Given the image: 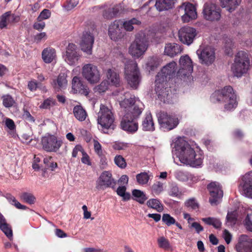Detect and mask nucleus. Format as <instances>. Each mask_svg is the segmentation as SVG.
Wrapping results in <instances>:
<instances>
[{
	"instance_id": "f257e3e1",
	"label": "nucleus",
	"mask_w": 252,
	"mask_h": 252,
	"mask_svg": "<svg viewBox=\"0 0 252 252\" xmlns=\"http://www.w3.org/2000/svg\"><path fill=\"white\" fill-rule=\"evenodd\" d=\"M174 148L180 161L186 165L196 167L202 163L203 156L195 151L184 138L179 137L174 143Z\"/></svg>"
},
{
	"instance_id": "f03ea898",
	"label": "nucleus",
	"mask_w": 252,
	"mask_h": 252,
	"mask_svg": "<svg viewBox=\"0 0 252 252\" xmlns=\"http://www.w3.org/2000/svg\"><path fill=\"white\" fill-rule=\"evenodd\" d=\"M211 99L214 103H224V109L227 111L232 110L237 106L236 95L233 88L230 86L215 91L212 94Z\"/></svg>"
},
{
	"instance_id": "7ed1b4c3",
	"label": "nucleus",
	"mask_w": 252,
	"mask_h": 252,
	"mask_svg": "<svg viewBox=\"0 0 252 252\" xmlns=\"http://www.w3.org/2000/svg\"><path fill=\"white\" fill-rule=\"evenodd\" d=\"M250 66V60L248 54L240 51L235 55L231 69L235 76L240 77L248 72Z\"/></svg>"
},
{
	"instance_id": "20e7f679",
	"label": "nucleus",
	"mask_w": 252,
	"mask_h": 252,
	"mask_svg": "<svg viewBox=\"0 0 252 252\" xmlns=\"http://www.w3.org/2000/svg\"><path fill=\"white\" fill-rule=\"evenodd\" d=\"M125 69V78L127 84L132 89H137L141 80L137 63L134 61H129L126 64Z\"/></svg>"
},
{
	"instance_id": "39448f33",
	"label": "nucleus",
	"mask_w": 252,
	"mask_h": 252,
	"mask_svg": "<svg viewBox=\"0 0 252 252\" xmlns=\"http://www.w3.org/2000/svg\"><path fill=\"white\" fill-rule=\"evenodd\" d=\"M148 46V38L143 32H139L135 40L128 49L129 53L133 57L138 58L144 54Z\"/></svg>"
},
{
	"instance_id": "423d86ee",
	"label": "nucleus",
	"mask_w": 252,
	"mask_h": 252,
	"mask_svg": "<svg viewBox=\"0 0 252 252\" xmlns=\"http://www.w3.org/2000/svg\"><path fill=\"white\" fill-rule=\"evenodd\" d=\"M120 104L121 107L124 108L125 114L130 113V118L137 119L143 110L142 103L136 100L134 97L125 98Z\"/></svg>"
},
{
	"instance_id": "0eeeda50",
	"label": "nucleus",
	"mask_w": 252,
	"mask_h": 252,
	"mask_svg": "<svg viewBox=\"0 0 252 252\" xmlns=\"http://www.w3.org/2000/svg\"><path fill=\"white\" fill-rule=\"evenodd\" d=\"M114 121L111 107L105 104H101L97 114V123L104 129H108L112 126Z\"/></svg>"
},
{
	"instance_id": "6e6552de",
	"label": "nucleus",
	"mask_w": 252,
	"mask_h": 252,
	"mask_svg": "<svg viewBox=\"0 0 252 252\" xmlns=\"http://www.w3.org/2000/svg\"><path fill=\"white\" fill-rule=\"evenodd\" d=\"M221 9L216 3L207 2L204 3L202 14L206 21L214 22L220 20L221 17Z\"/></svg>"
},
{
	"instance_id": "1a4fd4ad",
	"label": "nucleus",
	"mask_w": 252,
	"mask_h": 252,
	"mask_svg": "<svg viewBox=\"0 0 252 252\" xmlns=\"http://www.w3.org/2000/svg\"><path fill=\"white\" fill-rule=\"evenodd\" d=\"M196 54L199 63L207 66L212 64L216 59L215 49L210 46H200Z\"/></svg>"
},
{
	"instance_id": "9d476101",
	"label": "nucleus",
	"mask_w": 252,
	"mask_h": 252,
	"mask_svg": "<svg viewBox=\"0 0 252 252\" xmlns=\"http://www.w3.org/2000/svg\"><path fill=\"white\" fill-rule=\"evenodd\" d=\"M158 122L161 128L170 130L175 128L179 124V120L175 116L160 111L157 114Z\"/></svg>"
},
{
	"instance_id": "9b49d317",
	"label": "nucleus",
	"mask_w": 252,
	"mask_h": 252,
	"mask_svg": "<svg viewBox=\"0 0 252 252\" xmlns=\"http://www.w3.org/2000/svg\"><path fill=\"white\" fill-rule=\"evenodd\" d=\"M83 77L90 84H96L100 80V72L97 67L92 63L84 65L82 69Z\"/></svg>"
},
{
	"instance_id": "f8f14e48",
	"label": "nucleus",
	"mask_w": 252,
	"mask_h": 252,
	"mask_svg": "<svg viewBox=\"0 0 252 252\" xmlns=\"http://www.w3.org/2000/svg\"><path fill=\"white\" fill-rule=\"evenodd\" d=\"M178 13L184 23H187L197 18V12L194 6L189 2H184L178 8Z\"/></svg>"
},
{
	"instance_id": "ddd939ff",
	"label": "nucleus",
	"mask_w": 252,
	"mask_h": 252,
	"mask_svg": "<svg viewBox=\"0 0 252 252\" xmlns=\"http://www.w3.org/2000/svg\"><path fill=\"white\" fill-rule=\"evenodd\" d=\"M81 57L77 46L73 43H69L66 47V51L63 56L65 62L70 65L77 64Z\"/></svg>"
},
{
	"instance_id": "4468645a",
	"label": "nucleus",
	"mask_w": 252,
	"mask_h": 252,
	"mask_svg": "<svg viewBox=\"0 0 252 252\" xmlns=\"http://www.w3.org/2000/svg\"><path fill=\"white\" fill-rule=\"evenodd\" d=\"M180 68L177 76L181 78L189 76L193 71V64L190 58L188 55L181 57L179 60Z\"/></svg>"
},
{
	"instance_id": "2eb2a0df",
	"label": "nucleus",
	"mask_w": 252,
	"mask_h": 252,
	"mask_svg": "<svg viewBox=\"0 0 252 252\" xmlns=\"http://www.w3.org/2000/svg\"><path fill=\"white\" fill-rule=\"evenodd\" d=\"M210 197L209 202L213 205H217L223 196V191L220 184L217 182H213L207 186Z\"/></svg>"
},
{
	"instance_id": "dca6fc26",
	"label": "nucleus",
	"mask_w": 252,
	"mask_h": 252,
	"mask_svg": "<svg viewBox=\"0 0 252 252\" xmlns=\"http://www.w3.org/2000/svg\"><path fill=\"white\" fill-rule=\"evenodd\" d=\"M115 185L116 182L112 178L111 173L104 171L96 181V188L98 190H104L108 188L114 189Z\"/></svg>"
},
{
	"instance_id": "f3484780",
	"label": "nucleus",
	"mask_w": 252,
	"mask_h": 252,
	"mask_svg": "<svg viewBox=\"0 0 252 252\" xmlns=\"http://www.w3.org/2000/svg\"><path fill=\"white\" fill-rule=\"evenodd\" d=\"M176 65V63L172 62L164 66L157 74L155 82L157 84H160L166 81L167 78H170L171 76L175 74Z\"/></svg>"
},
{
	"instance_id": "a211bd4d",
	"label": "nucleus",
	"mask_w": 252,
	"mask_h": 252,
	"mask_svg": "<svg viewBox=\"0 0 252 252\" xmlns=\"http://www.w3.org/2000/svg\"><path fill=\"white\" fill-rule=\"evenodd\" d=\"M41 143L43 149L47 152H56L62 145V142L58 140L54 135H48L43 137Z\"/></svg>"
},
{
	"instance_id": "6ab92c4d",
	"label": "nucleus",
	"mask_w": 252,
	"mask_h": 252,
	"mask_svg": "<svg viewBox=\"0 0 252 252\" xmlns=\"http://www.w3.org/2000/svg\"><path fill=\"white\" fill-rule=\"evenodd\" d=\"M180 40L184 44L190 45L196 35V30L189 27L182 28L178 32Z\"/></svg>"
},
{
	"instance_id": "aec40b11",
	"label": "nucleus",
	"mask_w": 252,
	"mask_h": 252,
	"mask_svg": "<svg viewBox=\"0 0 252 252\" xmlns=\"http://www.w3.org/2000/svg\"><path fill=\"white\" fill-rule=\"evenodd\" d=\"M94 40V36L92 33L88 32H84L80 44L81 50L87 55H91Z\"/></svg>"
},
{
	"instance_id": "412c9836",
	"label": "nucleus",
	"mask_w": 252,
	"mask_h": 252,
	"mask_svg": "<svg viewBox=\"0 0 252 252\" xmlns=\"http://www.w3.org/2000/svg\"><path fill=\"white\" fill-rule=\"evenodd\" d=\"M129 113L125 114L121 123L122 128L129 133H134L138 130L137 119L130 118Z\"/></svg>"
},
{
	"instance_id": "4be33fe9",
	"label": "nucleus",
	"mask_w": 252,
	"mask_h": 252,
	"mask_svg": "<svg viewBox=\"0 0 252 252\" xmlns=\"http://www.w3.org/2000/svg\"><path fill=\"white\" fill-rule=\"evenodd\" d=\"M122 26V23L120 21H115L109 26L108 34L112 40L117 41L124 36Z\"/></svg>"
},
{
	"instance_id": "5701e85b",
	"label": "nucleus",
	"mask_w": 252,
	"mask_h": 252,
	"mask_svg": "<svg viewBox=\"0 0 252 252\" xmlns=\"http://www.w3.org/2000/svg\"><path fill=\"white\" fill-rule=\"evenodd\" d=\"M156 88L155 90L156 93L158 95V97L160 99L161 101H162L164 103H172L173 101L172 100V93L171 92L170 89L168 88H163L162 84L163 83H161L160 84H157L156 82Z\"/></svg>"
},
{
	"instance_id": "b1692460",
	"label": "nucleus",
	"mask_w": 252,
	"mask_h": 252,
	"mask_svg": "<svg viewBox=\"0 0 252 252\" xmlns=\"http://www.w3.org/2000/svg\"><path fill=\"white\" fill-rule=\"evenodd\" d=\"M71 92L73 94L79 93L86 96L89 93L88 87L77 76H75L72 79Z\"/></svg>"
},
{
	"instance_id": "393cba45",
	"label": "nucleus",
	"mask_w": 252,
	"mask_h": 252,
	"mask_svg": "<svg viewBox=\"0 0 252 252\" xmlns=\"http://www.w3.org/2000/svg\"><path fill=\"white\" fill-rule=\"evenodd\" d=\"M241 186L243 193L248 197L252 198V171L245 174L242 178Z\"/></svg>"
},
{
	"instance_id": "a878e982",
	"label": "nucleus",
	"mask_w": 252,
	"mask_h": 252,
	"mask_svg": "<svg viewBox=\"0 0 252 252\" xmlns=\"http://www.w3.org/2000/svg\"><path fill=\"white\" fill-rule=\"evenodd\" d=\"M237 252H252V238L246 235L241 237L240 242L236 245Z\"/></svg>"
},
{
	"instance_id": "bb28decb",
	"label": "nucleus",
	"mask_w": 252,
	"mask_h": 252,
	"mask_svg": "<svg viewBox=\"0 0 252 252\" xmlns=\"http://www.w3.org/2000/svg\"><path fill=\"white\" fill-rule=\"evenodd\" d=\"M19 20V16L12 14L11 12H5L0 17V29L6 28L8 24L17 22Z\"/></svg>"
},
{
	"instance_id": "cd10ccee",
	"label": "nucleus",
	"mask_w": 252,
	"mask_h": 252,
	"mask_svg": "<svg viewBox=\"0 0 252 252\" xmlns=\"http://www.w3.org/2000/svg\"><path fill=\"white\" fill-rule=\"evenodd\" d=\"M177 0H156L155 7L159 11L168 10L173 8Z\"/></svg>"
},
{
	"instance_id": "c85d7f7f",
	"label": "nucleus",
	"mask_w": 252,
	"mask_h": 252,
	"mask_svg": "<svg viewBox=\"0 0 252 252\" xmlns=\"http://www.w3.org/2000/svg\"><path fill=\"white\" fill-rule=\"evenodd\" d=\"M67 74L61 73L56 79L53 80L52 85L56 89H64L67 85Z\"/></svg>"
},
{
	"instance_id": "c756f323",
	"label": "nucleus",
	"mask_w": 252,
	"mask_h": 252,
	"mask_svg": "<svg viewBox=\"0 0 252 252\" xmlns=\"http://www.w3.org/2000/svg\"><path fill=\"white\" fill-rule=\"evenodd\" d=\"M182 52L181 46L176 43H169L166 45L164 49V53L166 55L174 57Z\"/></svg>"
},
{
	"instance_id": "7c9ffc66",
	"label": "nucleus",
	"mask_w": 252,
	"mask_h": 252,
	"mask_svg": "<svg viewBox=\"0 0 252 252\" xmlns=\"http://www.w3.org/2000/svg\"><path fill=\"white\" fill-rule=\"evenodd\" d=\"M56 57V50L50 47L44 49L42 52V58L47 63H51Z\"/></svg>"
},
{
	"instance_id": "2f4dec72",
	"label": "nucleus",
	"mask_w": 252,
	"mask_h": 252,
	"mask_svg": "<svg viewBox=\"0 0 252 252\" xmlns=\"http://www.w3.org/2000/svg\"><path fill=\"white\" fill-rule=\"evenodd\" d=\"M107 82L109 84L118 87L120 84L119 75L114 70L111 69L107 70Z\"/></svg>"
},
{
	"instance_id": "473e14b6",
	"label": "nucleus",
	"mask_w": 252,
	"mask_h": 252,
	"mask_svg": "<svg viewBox=\"0 0 252 252\" xmlns=\"http://www.w3.org/2000/svg\"><path fill=\"white\" fill-rule=\"evenodd\" d=\"M220 1L222 7L232 12L240 5L241 0H220Z\"/></svg>"
},
{
	"instance_id": "72a5a7b5",
	"label": "nucleus",
	"mask_w": 252,
	"mask_h": 252,
	"mask_svg": "<svg viewBox=\"0 0 252 252\" xmlns=\"http://www.w3.org/2000/svg\"><path fill=\"white\" fill-rule=\"evenodd\" d=\"M142 128L145 131H154L155 126L151 113L146 114L142 124Z\"/></svg>"
},
{
	"instance_id": "f704fd0d",
	"label": "nucleus",
	"mask_w": 252,
	"mask_h": 252,
	"mask_svg": "<svg viewBox=\"0 0 252 252\" xmlns=\"http://www.w3.org/2000/svg\"><path fill=\"white\" fill-rule=\"evenodd\" d=\"M73 112L75 117L81 122L85 121L87 116L86 111L80 105L75 106L73 108Z\"/></svg>"
},
{
	"instance_id": "c9c22d12",
	"label": "nucleus",
	"mask_w": 252,
	"mask_h": 252,
	"mask_svg": "<svg viewBox=\"0 0 252 252\" xmlns=\"http://www.w3.org/2000/svg\"><path fill=\"white\" fill-rule=\"evenodd\" d=\"M132 195L134 197V200L141 204H144L148 199L146 194L139 189H133L132 191Z\"/></svg>"
},
{
	"instance_id": "e433bc0d",
	"label": "nucleus",
	"mask_w": 252,
	"mask_h": 252,
	"mask_svg": "<svg viewBox=\"0 0 252 252\" xmlns=\"http://www.w3.org/2000/svg\"><path fill=\"white\" fill-rule=\"evenodd\" d=\"M147 205L151 208L156 210L158 212L163 210V206L159 200L157 199H150L147 202Z\"/></svg>"
},
{
	"instance_id": "4c0bfd02",
	"label": "nucleus",
	"mask_w": 252,
	"mask_h": 252,
	"mask_svg": "<svg viewBox=\"0 0 252 252\" xmlns=\"http://www.w3.org/2000/svg\"><path fill=\"white\" fill-rule=\"evenodd\" d=\"M123 7V6L122 4L116 5L112 8L111 10L112 13L108 14V12L105 11L103 12V15L105 18L109 19L112 18L122 12Z\"/></svg>"
},
{
	"instance_id": "58836bf2",
	"label": "nucleus",
	"mask_w": 252,
	"mask_h": 252,
	"mask_svg": "<svg viewBox=\"0 0 252 252\" xmlns=\"http://www.w3.org/2000/svg\"><path fill=\"white\" fill-rule=\"evenodd\" d=\"M202 220L208 225H212L216 228H220L221 222L219 219L212 217L202 218Z\"/></svg>"
},
{
	"instance_id": "ea45409f",
	"label": "nucleus",
	"mask_w": 252,
	"mask_h": 252,
	"mask_svg": "<svg viewBox=\"0 0 252 252\" xmlns=\"http://www.w3.org/2000/svg\"><path fill=\"white\" fill-rule=\"evenodd\" d=\"M5 197L10 204L14 205L17 209L26 210L27 208L26 206L22 205L19 202H18L16 199L15 197L11 194H6Z\"/></svg>"
},
{
	"instance_id": "a19ab883",
	"label": "nucleus",
	"mask_w": 252,
	"mask_h": 252,
	"mask_svg": "<svg viewBox=\"0 0 252 252\" xmlns=\"http://www.w3.org/2000/svg\"><path fill=\"white\" fill-rule=\"evenodd\" d=\"M159 64V62L157 58H150L146 63L147 69L149 72L154 70Z\"/></svg>"
},
{
	"instance_id": "79ce46f5",
	"label": "nucleus",
	"mask_w": 252,
	"mask_h": 252,
	"mask_svg": "<svg viewBox=\"0 0 252 252\" xmlns=\"http://www.w3.org/2000/svg\"><path fill=\"white\" fill-rule=\"evenodd\" d=\"M20 197L21 199L29 204H34L36 200L35 197L32 194L26 192L22 193Z\"/></svg>"
},
{
	"instance_id": "37998d69",
	"label": "nucleus",
	"mask_w": 252,
	"mask_h": 252,
	"mask_svg": "<svg viewBox=\"0 0 252 252\" xmlns=\"http://www.w3.org/2000/svg\"><path fill=\"white\" fill-rule=\"evenodd\" d=\"M136 180L139 185L146 184L150 179V175L146 172H142L138 174L136 176Z\"/></svg>"
},
{
	"instance_id": "c03bdc74",
	"label": "nucleus",
	"mask_w": 252,
	"mask_h": 252,
	"mask_svg": "<svg viewBox=\"0 0 252 252\" xmlns=\"http://www.w3.org/2000/svg\"><path fill=\"white\" fill-rule=\"evenodd\" d=\"M140 22L136 18H133L130 20L125 21L123 25L124 29L127 31H131L133 29V25H139Z\"/></svg>"
},
{
	"instance_id": "a18cd8bd",
	"label": "nucleus",
	"mask_w": 252,
	"mask_h": 252,
	"mask_svg": "<svg viewBox=\"0 0 252 252\" xmlns=\"http://www.w3.org/2000/svg\"><path fill=\"white\" fill-rule=\"evenodd\" d=\"M163 190V184L160 182L154 183L151 187L152 193L156 195L160 194Z\"/></svg>"
},
{
	"instance_id": "49530a36",
	"label": "nucleus",
	"mask_w": 252,
	"mask_h": 252,
	"mask_svg": "<svg viewBox=\"0 0 252 252\" xmlns=\"http://www.w3.org/2000/svg\"><path fill=\"white\" fill-rule=\"evenodd\" d=\"M157 241L158 245L160 248L165 250H168L171 248L168 240L163 236L159 237Z\"/></svg>"
},
{
	"instance_id": "de8ad7c7",
	"label": "nucleus",
	"mask_w": 252,
	"mask_h": 252,
	"mask_svg": "<svg viewBox=\"0 0 252 252\" xmlns=\"http://www.w3.org/2000/svg\"><path fill=\"white\" fill-rule=\"evenodd\" d=\"M126 187L125 186H120L117 189L116 192L118 195L121 196L125 201L128 200L130 198V194L126 192Z\"/></svg>"
},
{
	"instance_id": "09e8293b",
	"label": "nucleus",
	"mask_w": 252,
	"mask_h": 252,
	"mask_svg": "<svg viewBox=\"0 0 252 252\" xmlns=\"http://www.w3.org/2000/svg\"><path fill=\"white\" fill-rule=\"evenodd\" d=\"M0 229L10 240L12 239V230L11 227L6 223V220L2 224L0 225Z\"/></svg>"
},
{
	"instance_id": "8fccbe9b",
	"label": "nucleus",
	"mask_w": 252,
	"mask_h": 252,
	"mask_svg": "<svg viewBox=\"0 0 252 252\" xmlns=\"http://www.w3.org/2000/svg\"><path fill=\"white\" fill-rule=\"evenodd\" d=\"M237 213L236 211L232 212H228L226 216V222L229 225H232L234 224L237 220Z\"/></svg>"
},
{
	"instance_id": "3c124183",
	"label": "nucleus",
	"mask_w": 252,
	"mask_h": 252,
	"mask_svg": "<svg viewBox=\"0 0 252 252\" xmlns=\"http://www.w3.org/2000/svg\"><path fill=\"white\" fill-rule=\"evenodd\" d=\"M2 103L5 107H10L15 103V100L9 94L4 95L2 96Z\"/></svg>"
},
{
	"instance_id": "603ef678",
	"label": "nucleus",
	"mask_w": 252,
	"mask_h": 252,
	"mask_svg": "<svg viewBox=\"0 0 252 252\" xmlns=\"http://www.w3.org/2000/svg\"><path fill=\"white\" fill-rule=\"evenodd\" d=\"M43 161L46 166L48 168H50L52 171L58 167L57 163L53 161V158L51 157L45 158Z\"/></svg>"
},
{
	"instance_id": "864d4df0",
	"label": "nucleus",
	"mask_w": 252,
	"mask_h": 252,
	"mask_svg": "<svg viewBox=\"0 0 252 252\" xmlns=\"http://www.w3.org/2000/svg\"><path fill=\"white\" fill-rule=\"evenodd\" d=\"M114 162L121 168H125L126 166V163L125 158L121 155H118L115 157Z\"/></svg>"
},
{
	"instance_id": "5fc2aeb1",
	"label": "nucleus",
	"mask_w": 252,
	"mask_h": 252,
	"mask_svg": "<svg viewBox=\"0 0 252 252\" xmlns=\"http://www.w3.org/2000/svg\"><path fill=\"white\" fill-rule=\"evenodd\" d=\"M244 224L248 230L252 232V211L248 213L244 220Z\"/></svg>"
},
{
	"instance_id": "6e6d98bb",
	"label": "nucleus",
	"mask_w": 252,
	"mask_h": 252,
	"mask_svg": "<svg viewBox=\"0 0 252 252\" xmlns=\"http://www.w3.org/2000/svg\"><path fill=\"white\" fill-rule=\"evenodd\" d=\"M162 220L168 226L175 224L176 221L172 217L168 214H164L163 215Z\"/></svg>"
},
{
	"instance_id": "4d7b16f0",
	"label": "nucleus",
	"mask_w": 252,
	"mask_h": 252,
	"mask_svg": "<svg viewBox=\"0 0 252 252\" xmlns=\"http://www.w3.org/2000/svg\"><path fill=\"white\" fill-rule=\"evenodd\" d=\"M79 2V0H69L67 1L63 7L66 11H69L74 8Z\"/></svg>"
},
{
	"instance_id": "13d9d810",
	"label": "nucleus",
	"mask_w": 252,
	"mask_h": 252,
	"mask_svg": "<svg viewBox=\"0 0 252 252\" xmlns=\"http://www.w3.org/2000/svg\"><path fill=\"white\" fill-rule=\"evenodd\" d=\"M109 83L106 81H102L99 85L95 88V92L103 93L105 92L108 88Z\"/></svg>"
},
{
	"instance_id": "bf43d9fd",
	"label": "nucleus",
	"mask_w": 252,
	"mask_h": 252,
	"mask_svg": "<svg viewBox=\"0 0 252 252\" xmlns=\"http://www.w3.org/2000/svg\"><path fill=\"white\" fill-rule=\"evenodd\" d=\"M51 16V12L49 10L44 9L40 13L39 16L37 17L38 22H41L42 20L48 19Z\"/></svg>"
},
{
	"instance_id": "052dcab7",
	"label": "nucleus",
	"mask_w": 252,
	"mask_h": 252,
	"mask_svg": "<svg viewBox=\"0 0 252 252\" xmlns=\"http://www.w3.org/2000/svg\"><path fill=\"white\" fill-rule=\"evenodd\" d=\"M55 104V100L52 98H49L45 100L40 107L44 109L49 108L50 107Z\"/></svg>"
},
{
	"instance_id": "680f3d73",
	"label": "nucleus",
	"mask_w": 252,
	"mask_h": 252,
	"mask_svg": "<svg viewBox=\"0 0 252 252\" xmlns=\"http://www.w3.org/2000/svg\"><path fill=\"white\" fill-rule=\"evenodd\" d=\"M169 194L173 197H178L180 195L181 192L176 185H172L169 191Z\"/></svg>"
},
{
	"instance_id": "e2e57ef3",
	"label": "nucleus",
	"mask_w": 252,
	"mask_h": 252,
	"mask_svg": "<svg viewBox=\"0 0 252 252\" xmlns=\"http://www.w3.org/2000/svg\"><path fill=\"white\" fill-rule=\"evenodd\" d=\"M234 44L233 41L230 38H228L225 40L224 43V47L225 48V52L227 54L231 53V49L233 47Z\"/></svg>"
},
{
	"instance_id": "0e129e2a",
	"label": "nucleus",
	"mask_w": 252,
	"mask_h": 252,
	"mask_svg": "<svg viewBox=\"0 0 252 252\" xmlns=\"http://www.w3.org/2000/svg\"><path fill=\"white\" fill-rule=\"evenodd\" d=\"M186 206L192 210H196L198 208V204L193 199H190L185 202Z\"/></svg>"
},
{
	"instance_id": "69168bd1",
	"label": "nucleus",
	"mask_w": 252,
	"mask_h": 252,
	"mask_svg": "<svg viewBox=\"0 0 252 252\" xmlns=\"http://www.w3.org/2000/svg\"><path fill=\"white\" fill-rule=\"evenodd\" d=\"M175 176L176 178L181 181H186L188 180L187 174L181 171H177Z\"/></svg>"
},
{
	"instance_id": "338daca9",
	"label": "nucleus",
	"mask_w": 252,
	"mask_h": 252,
	"mask_svg": "<svg viewBox=\"0 0 252 252\" xmlns=\"http://www.w3.org/2000/svg\"><path fill=\"white\" fill-rule=\"evenodd\" d=\"M94 149L95 152L97 154L98 156H102V150L101 146L100 143L96 140H94Z\"/></svg>"
},
{
	"instance_id": "774afa93",
	"label": "nucleus",
	"mask_w": 252,
	"mask_h": 252,
	"mask_svg": "<svg viewBox=\"0 0 252 252\" xmlns=\"http://www.w3.org/2000/svg\"><path fill=\"white\" fill-rule=\"evenodd\" d=\"M40 84H38L35 80H32L29 82L28 84V88L31 91H35L38 87H39Z\"/></svg>"
}]
</instances>
